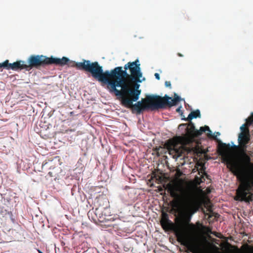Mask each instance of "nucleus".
<instances>
[{
    "label": "nucleus",
    "instance_id": "nucleus-1",
    "mask_svg": "<svg viewBox=\"0 0 253 253\" xmlns=\"http://www.w3.org/2000/svg\"><path fill=\"white\" fill-rule=\"evenodd\" d=\"M76 65L80 70L90 73L98 82L110 86L116 95L122 98V103L125 106H132L133 103L139 99L141 89L130 88L125 79L128 76L132 81L142 78L143 73L138 58L134 61L128 62L124 67L117 66L105 71L98 61L91 62L83 59L81 62H76Z\"/></svg>",
    "mask_w": 253,
    "mask_h": 253
},
{
    "label": "nucleus",
    "instance_id": "nucleus-2",
    "mask_svg": "<svg viewBox=\"0 0 253 253\" xmlns=\"http://www.w3.org/2000/svg\"><path fill=\"white\" fill-rule=\"evenodd\" d=\"M218 151L223 160L230 166L232 172L240 181L235 200L249 202L253 199V163L244 148L233 141L227 144L219 140Z\"/></svg>",
    "mask_w": 253,
    "mask_h": 253
},
{
    "label": "nucleus",
    "instance_id": "nucleus-3",
    "mask_svg": "<svg viewBox=\"0 0 253 253\" xmlns=\"http://www.w3.org/2000/svg\"><path fill=\"white\" fill-rule=\"evenodd\" d=\"M191 129V131L188 132L189 136H177L173 139L169 140L165 144V147L167 148L169 154L171 155L176 161L181 156V154L186 150L183 146L177 147L178 143H180L182 145L187 144L191 141L193 137L200 135L203 132L207 131L205 126L200 127L199 129H197L194 124Z\"/></svg>",
    "mask_w": 253,
    "mask_h": 253
},
{
    "label": "nucleus",
    "instance_id": "nucleus-4",
    "mask_svg": "<svg viewBox=\"0 0 253 253\" xmlns=\"http://www.w3.org/2000/svg\"><path fill=\"white\" fill-rule=\"evenodd\" d=\"M28 64H26L27 71H29L33 68H38L44 65L55 64L63 65V57L57 58L46 57L43 55H31L28 59Z\"/></svg>",
    "mask_w": 253,
    "mask_h": 253
},
{
    "label": "nucleus",
    "instance_id": "nucleus-5",
    "mask_svg": "<svg viewBox=\"0 0 253 253\" xmlns=\"http://www.w3.org/2000/svg\"><path fill=\"white\" fill-rule=\"evenodd\" d=\"M158 94H147L146 102L149 103V105L143 104V101H136L134 104L133 103L137 113L140 114L143 110L147 108H151L152 110H155L159 108H164L166 106V102L162 98H158Z\"/></svg>",
    "mask_w": 253,
    "mask_h": 253
},
{
    "label": "nucleus",
    "instance_id": "nucleus-6",
    "mask_svg": "<svg viewBox=\"0 0 253 253\" xmlns=\"http://www.w3.org/2000/svg\"><path fill=\"white\" fill-rule=\"evenodd\" d=\"M4 68L7 70L11 69L12 70L17 71L18 70L26 69V64L25 61L20 60L15 62L13 63H9L8 60L4 61Z\"/></svg>",
    "mask_w": 253,
    "mask_h": 253
},
{
    "label": "nucleus",
    "instance_id": "nucleus-7",
    "mask_svg": "<svg viewBox=\"0 0 253 253\" xmlns=\"http://www.w3.org/2000/svg\"><path fill=\"white\" fill-rule=\"evenodd\" d=\"M158 98H162L166 102V105L168 104L169 107H172L176 105L175 102L176 101H184L185 98H182L177 93H174V98L170 97L167 94H165L164 96L160 95Z\"/></svg>",
    "mask_w": 253,
    "mask_h": 253
},
{
    "label": "nucleus",
    "instance_id": "nucleus-8",
    "mask_svg": "<svg viewBox=\"0 0 253 253\" xmlns=\"http://www.w3.org/2000/svg\"><path fill=\"white\" fill-rule=\"evenodd\" d=\"M250 138L248 136L247 132H241L238 136V142L239 143L240 147L244 148L245 151V148L246 144L248 143Z\"/></svg>",
    "mask_w": 253,
    "mask_h": 253
},
{
    "label": "nucleus",
    "instance_id": "nucleus-9",
    "mask_svg": "<svg viewBox=\"0 0 253 253\" xmlns=\"http://www.w3.org/2000/svg\"><path fill=\"white\" fill-rule=\"evenodd\" d=\"M201 114L200 110L199 109H197L194 111H192L188 116L187 119L185 118L184 116H183V118H182V120H187L189 121H192L194 119L197 118H201Z\"/></svg>",
    "mask_w": 253,
    "mask_h": 253
},
{
    "label": "nucleus",
    "instance_id": "nucleus-10",
    "mask_svg": "<svg viewBox=\"0 0 253 253\" xmlns=\"http://www.w3.org/2000/svg\"><path fill=\"white\" fill-rule=\"evenodd\" d=\"M145 81H146V78L145 77H143V76L142 78H137L136 81H134L135 82H136V83L135 84L134 89H139V87L140 86V83H141Z\"/></svg>",
    "mask_w": 253,
    "mask_h": 253
},
{
    "label": "nucleus",
    "instance_id": "nucleus-11",
    "mask_svg": "<svg viewBox=\"0 0 253 253\" xmlns=\"http://www.w3.org/2000/svg\"><path fill=\"white\" fill-rule=\"evenodd\" d=\"M202 229H205V231H204V233L205 234H212L211 230L209 228H206L205 227V228H202Z\"/></svg>",
    "mask_w": 253,
    "mask_h": 253
},
{
    "label": "nucleus",
    "instance_id": "nucleus-12",
    "mask_svg": "<svg viewBox=\"0 0 253 253\" xmlns=\"http://www.w3.org/2000/svg\"><path fill=\"white\" fill-rule=\"evenodd\" d=\"M205 127L206 128L207 131H208V133L211 136H212L213 135V133L212 131L211 130L210 127L208 126H205Z\"/></svg>",
    "mask_w": 253,
    "mask_h": 253
},
{
    "label": "nucleus",
    "instance_id": "nucleus-13",
    "mask_svg": "<svg viewBox=\"0 0 253 253\" xmlns=\"http://www.w3.org/2000/svg\"><path fill=\"white\" fill-rule=\"evenodd\" d=\"M165 85L166 87H171V82L169 81H166L165 83Z\"/></svg>",
    "mask_w": 253,
    "mask_h": 253
},
{
    "label": "nucleus",
    "instance_id": "nucleus-14",
    "mask_svg": "<svg viewBox=\"0 0 253 253\" xmlns=\"http://www.w3.org/2000/svg\"><path fill=\"white\" fill-rule=\"evenodd\" d=\"M245 126L246 125L245 124H243L240 127V129L241 130V132H245ZM247 133H248V130L247 131Z\"/></svg>",
    "mask_w": 253,
    "mask_h": 253
},
{
    "label": "nucleus",
    "instance_id": "nucleus-15",
    "mask_svg": "<svg viewBox=\"0 0 253 253\" xmlns=\"http://www.w3.org/2000/svg\"><path fill=\"white\" fill-rule=\"evenodd\" d=\"M196 225L198 227H201L202 229L205 228V226H203L199 221L197 222Z\"/></svg>",
    "mask_w": 253,
    "mask_h": 253
},
{
    "label": "nucleus",
    "instance_id": "nucleus-16",
    "mask_svg": "<svg viewBox=\"0 0 253 253\" xmlns=\"http://www.w3.org/2000/svg\"><path fill=\"white\" fill-rule=\"evenodd\" d=\"M155 77L156 80H160V74L158 73H156L155 74Z\"/></svg>",
    "mask_w": 253,
    "mask_h": 253
},
{
    "label": "nucleus",
    "instance_id": "nucleus-17",
    "mask_svg": "<svg viewBox=\"0 0 253 253\" xmlns=\"http://www.w3.org/2000/svg\"><path fill=\"white\" fill-rule=\"evenodd\" d=\"M182 108V106H180L179 107H178L177 109H176V111L177 112H179V113H181V115L182 116V115L183 114V112L181 111V109Z\"/></svg>",
    "mask_w": 253,
    "mask_h": 253
},
{
    "label": "nucleus",
    "instance_id": "nucleus-18",
    "mask_svg": "<svg viewBox=\"0 0 253 253\" xmlns=\"http://www.w3.org/2000/svg\"><path fill=\"white\" fill-rule=\"evenodd\" d=\"M252 117H251L247 119H246V121L247 122H250V124L252 123L253 122H252V120H253V116L252 115Z\"/></svg>",
    "mask_w": 253,
    "mask_h": 253
},
{
    "label": "nucleus",
    "instance_id": "nucleus-19",
    "mask_svg": "<svg viewBox=\"0 0 253 253\" xmlns=\"http://www.w3.org/2000/svg\"><path fill=\"white\" fill-rule=\"evenodd\" d=\"M220 135V133L218 131V132H214L213 133V136L215 137V138H217L218 136H219V135Z\"/></svg>",
    "mask_w": 253,
    "mask_h": 253
},
{
    "label": "nucleus",
    "instance_id": "nucleus-20",
    "mask_svg": "<svg viewBox=\"0 0 253 253\" xmlns=\"http://www.w3.org/2000/svg\"><path fill=\"white\" fill-rule=\"evenodd\" d=\"M69 60V58L64 56V64L68 62Z\"/></svg>",
    "mask_w": 253,
    "mask_h": 253
},
{
    "label": "nucleus",
    "instance_id": "nucleus-21",
    "mask_svg": "<svg viewBox=\"0 0 253 253\" xmlns=\"http://www.w3.org/2000/svg\"><path fill=\"white\" fill-rule=\"evenodd\" d=\"M197 165L201 166L202 169H205V164L202 163H198L197 164Z\"/></svg>",
    "mask_w": 253,
    "mask_h": 253
},
{
    "label": "nucleus",
    "instance_id": "nucleus-22",
    "mask_svg": "<svg viewBox=\"0 0 253 253\" xmlns=\"http://www.w3.org/2000/svg\"><path fill=\"white\" fill-rule=\"evenodd\" d=\"M1 68H4V62L2 63H0V69Z\"/></svg>",
    "mask_w": 253,
    "mask_h": 253
},
{
    "label": "nucleus",
    "instance_id": "nucleus-23",
    "mask_svg": "<svg viewBox=\"0 0 253 253\" xmlns=\"http://www.w3.org/2000/svg\"><path fill=\"white\" fill-rule=\"evenodd\" d=\"M146 99H144V98H141V100L140 101H143V102H144V101H146Z\"/></svg>",
    "mask_w": 253,
    "mask_h": 253
},
{
    "label": "nucleus",
    "instance_id": "nucleus-24",
    "mask_svg": "<svg viewBox=\"0 0 253 253\" xmlns=\"http://www.w3.org/2000/svg\"><path fill=\"white\" fill-rule=\"evenodd\" d=\"M48 174V175H49L50 176H51V177L53 176L52 175V172H50H50H49Z\"/></svg>",
    "mask_w": 253,
    "mask_h": 253
},
{
    "label": "nucleus",
    "instance_id": "nucleus-25",
    "mask_svg": "<svg viewBox=\"0 0 253 253\" xmlns=\"http://www.w3.org/2000/svg\"><path fill=\"white\" fill-rule=\"evenodd\" d=\"M60 135V133H56V135H55V137H56V138L59 137H58V135Z\"/></svg>",
    "mask_w": 253,
    "mask_h": 253
},
{
    "label": "nucleus",
    "instance_id": "nucleus-26",
    "mask_svg": "<svg viewBox=\"0 0 253 253\" xmlns=\"http://www.w3.org/2000/svg\"><path fill=\"white\" fill-rule=\"evenodd\" d=\"M47 164V163H44V164L42 165V168L45 166Z\"/></svg>",
    "mask_w": 253,
    "mask_h": 253
},
{
    "label": "nucleus",
    "instance_id": "nucleus-27",
    "mask_svg": "<svg viewBox=\"0 0 253 253\" xmlns=\"http://www.w3.org/2000/svg\"><path fill=\"white\" fill-rule=\"evenodd\" d=\"M178 55L181 57L183 56V55H182L181 53H178Z\"/></svg>",
    "mask_w": 253,
    "mask_h": 253
},
{
    "label": "nucleus",
    "instance_id": "nucleus-28",
    "mask_svg": "<svg viewBox=\"0 0 253 253\" xmlns=\"http://www.w3.org/2000/svg\"><path fill=\"white\" fill-rule=\"evenodd\" d=\"M39 253H43L42 252H41L40 250H38Z\"/></svg>",
    "mask_w": 253,
    "mask_h": 253
},
{
    "label": "nucleus",
    "instance_id": "nucleus-29",
    "mask_svg": "<svg viewBox=\"0 0 253 253\" xmlns=\"http://www.w3.org/2000/svg\"><path fill=\"white\" fill-rule=\"evenodd\" d=\"M251 115H253V112H252V113H251ZM252 122H253V120H252Z\"/></svg>",
    "mask_w": 253,
    "mask_h": 253
},
{
    "label": "nucleus",
    "instance_id": "nucleus-30",
    "mask_svg": "<svg viewBox=\"0 0 253 253\" xmlns=\"http://www.w3.org/2000/svg\"><path fill=\"white\" fill-rule=\"evenodd\" d=\"M184 164H185V163H182V164H181V166H183V165H184Z\"/></svg>",
    "mask_w": 253,
    "mask_h": 253
},
{
    "label": "nucleus",
    "instance_id": "nucleus-31",
    "mask_svg": "<svg viewBox=\"0 0 253 253\" xmlns=\"http://www.w3.org/2000/svg\"><path fill=\"white\" fill-rule=\"evenodd\" d=\"M209 217H211V215H209Z\"/></svg>",
    "mask_w": 253,
    "mask_h": 253
}]
</instances>
